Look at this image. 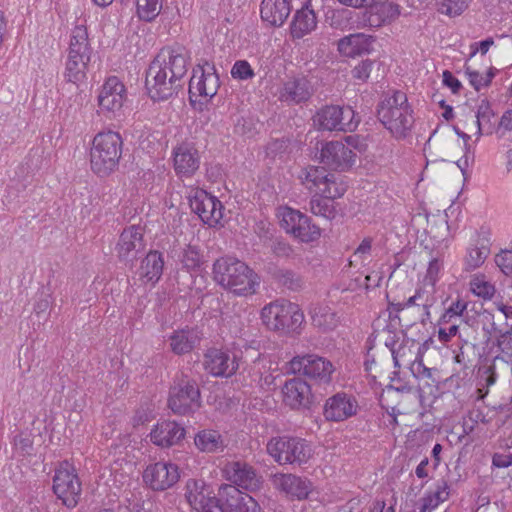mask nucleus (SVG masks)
<instances>
[{
	"label": "nucleus",
	"instance_id": "obj_1",
	"mask_svg": "<svg viewBox=\"0 0 512 512\" xmlns=\"http://www.w3.org/2000/svg\"><path fill=\"white\" fill-rule=\"evenodd\" d=\"M188 56L180 45L165 47L146 70L145 88L154 102L165 101L182 89Z\"/></svg>",
	"mask_w": 512,
	"mask_h": 512
},
{
	"label": "nucleus",
	"instance_id": "obj_2",
	"mask_svg": "<svg viewBox=\"0 0 512 512\" xmlns=\"http://www.w3.org/2000/svg\"><path fill=\"white\" fill-rule=\"evenodd\" d=\"M377 118L394 138L407 137L414 124L407 95L400 90L386 94L377 105Z\"/></svg>",
	"mask_w": 512,
	"mask_h": 512
},
{
	"label": "nucleus",
	"instance_id": "obj_3",
	"mask_svg": "<svg viewBox=\"0 0 512 512\" xmlns=\"http://www.w3.org/2000/svg\"><path fill=\"white\" fill-rule=\"evenodd\" d=\"M212 278L216 284L237 296L252 295L255 292L254 271L243 261L223 256L212 266Z\"/></svg>",
	"mask_w": 512,
	"mask_h": 512
},
{
	"label": "nucleus",
	"instance_id": "obj_4",
	"mask_svg": "<svg viewBox=\"0 0 512 512\" xmlns=\"http://www.w3.org/2000/svg\"><path fill=\"white\" fill-rule=\"evenodd\" d=\"M122 146L123 139L118 132L98 133L90 149L91 170L99 177L112 174L118 168Z\"/></svg>",
	"mask_w": 512,
	"mask_h": 512
},
{
	"label": "nucleus",
	"instance_id": "obj_5",
	"mask_svg": "<svg viewBox=\"0 0 512 512\" xmlns=\"http://www.w3.org/2000/svg\"><path fill=\"white\" fill-rule=\"evenodd\" d=\"M91 54L92 47L89 43L87 28L84 25L75 26L70 37L63 73L66 82L78 84L86 78Z\"/></svg>",
	"mask_w": 512,
	"mask_h": 512
},
{
	"label": "nucleus",
	"instance_id": "obj_6",
	"mask_svg": "<svg viewBox=\"0 0 512 512\" xmlns=\"http://www.w3.org/2000/svg\"><path fill=\"white\" fill-rule=\"evenodd\" d=\"M261 320L271 331L298 334L304 324V314L297 304L277 300L262 308Z\"/></svg>",
	"mask_w": 512,
	"mask_h": 512
},
{
	"label": "nucleus",
	"instance_id": "obj_7",
	"mask_svg": "<svg viewBox=\"0 0 512 512\" xmlns=\"http://www.w3.org/2000/svg\"><path fill=\"white\" fill-rule=\"evenodd\" d=\"M358 143L359 137L353 135L345 137V142H319L320 148L317 147L316 159L324 167L340 172L347 171L356 161V153L352 148H357Z\"/></svg>",
	"mask_w": 512,
	"mask_h": 512
},
{
	"label": "nucleus",
	"instance_id": "obj_8",
	"mask_svg": "<svg viewBox=\"0 0 512 512\" xmlns=\"http://www.w3.org/2000/svg\"><path fill=\"white\" fill-rule=\"evenodd\" d=\"M168 408L180 416H190L202 406L201 391L197 381L182 375L169 389Z\"/></svg>",
	"mask_w": 512,
	"mask_h": 512
},
{
	"label": "nucleus",
	"instance_id": "obj_9",
	"mask_svg": "<svg viewBox=\"0 0 512 512\" xmlns=\"http://www.w3.org/2000/svg\"><path fill=\"white\" fill-rule=\"evenodd\" d=\"M314 126L319 131L352 132L356 130L361 119L350 106L325 105L318 109L313 118Z\"/></svg>",
	"mask_w": 512,
	"mask_h": 512
},
{
	"label": "nucleus",
	"instance_id": "obj_10",
	"mask_svg": "<svg viewBox=\"0 0 512 512\" xmlns=\"http://www.w3.org/2000/svg\"><path fill=\"white\" fill-rule=\"evenodd\" d=\"M267 452L279 464H297L301 466L313 456L311 445L298 437L272 438L267 443Z\"/></svg>",
	"mask_w": 512,
	"mask_h": 512
},
{
	"label": "nucleus",
	"instance_id": "obj_11",
	"mask_svg": "<svg viewBox=\"0 0 512 512\" xmlns=\"http://www.w3.org/2000/svg\"><path fill=\"white\" fill-rule=\"evenodd\" d=\"M388 308L393 309L394 312L398 313L406 308L416 307L418 310L417 320L425 325L431 320L430 309L436 303V296L434 287L422 286L416 289L415 293L409 296L407 299L404 297L402 300L398 295H395V291L391 289L387 292Z\"/></svg>",
	"mask_w": 512,
	"mask_h": 512
},
{
	"label": "nucleus",
	"instance_id": "obj_12",
	"mask_svg": "<svg viewBox=\"0 0 512 512\" xmlns=\"http://www.w3.org/2000/svg\"><path fill=\"white\" fill-rule=\"evenodd\" d=\"M52 489L66 508L73 509L78 505L82 492L81 482L74 466L68 461L61 462L56 469Z\"/></svg>",
	"mask_w": 512,
	"mask_h": 512
},
{
	"label": "nucleus",
	"instance_id": "obj_13",
	"mask_svg": "<svg viewBox=\"0 0 512 512\" xmlns=\"http://www.w3.org/2000/svg\"><path fill=\"white\" fill-rule=\"evenodd\" d=\"M277 216L281 227L286 233L304 243H310L320 238V228L311 222V219L299 210L288 206L279 207Z\"/></svg>",
	"mask_w": 512,
	"mask_h": 512
},
{
	"label": "nucleus",
	"instance_id": "obj_14",
	"mask_svg": "<svg viewBox=\"0 0 512 512\" xmlns=\"http://www.w3.org/2000/svg\"><path fill=\"white\" fill-rule=\"evenodd\" d=\"M213 503L208 512H256V499L232 484H222Z\"/></svg>",
	"mask_w": 512,
	"mask_h": 512
},
{
	"label": "nucleus",
	"instance_id": "obj_15",
	"mask_svg": "<svg viewBox=\"0 0 512 512\" xmlns=\"http://www.w3.org/2000/svg\"><path fill=\"white\" fill-rule=\"evenodd\" d=\"M334 371L332 363L318 355L296 356L288 363V372L299 374L320 384H328Z\"/></svg>",
	"mask_w": 512,
	"mask_h": 512
},
{
	"label": "nucleus",
	"instance_id": "obj_16",
	"mask_svg": "<svg viewBox=\"0 0 512 512\" xmlns=\"http://www.w3.org/2000/svg\"><path fill=\"white\" fill-rule=\"evenodd\" d=\"M189 206L204 224L215 227L221 220L223 205L221 201L204 189L193 190L188 196Z\"/></svg>",
	"mask_w": 512,
	"mask_h": 512
},
{
	"label": "nucleus",
	"instance_id": "obj_17",
	"mask_svg": "<svg viewBox=\"0 0 512 512\" xmlns=\"http://www.w3.org/2000/svg\"><path fill=\"white\" fill-rule=\"evenodd\" d=\"M142 477L144 483L153 491H165L179 481L180 469L177 464L159 461L148 465Z\"/></svg>",
	"mask_w": 512,
	"mask_h": 512
},
{
	"label": "nucleus",
	"instance_id": "obj_18",
	"mask_svg": "<svg viewBox=\"0 0 512 512\" xmlns=\"http://www.w3.org/2000/svg\"><path fill=\"white\" fill-rule=\"evenodd\" d=\"M316 89L312 81L305 75H295L287 78L279 90V100L288 105L307 103Z\"/></svg>",
	"mask_w": 512,
	"mask_h": 512
},
{
	"label": "nucleus",
	"instance_id": "obj_19",
	"mask_svg": "<svg viewBox=\"0 0 512 512\" xmlns=\"http://www.w3.org/2000/svg\"><path fill=\"white\" fill-rule=\"evenodd\" d=\"M125 99L126 88L116 76L107 78L97 97L100 111L107 117L120 111Z\"/></svg>",
	"mask_w": 512,
	"mask_h": 512
},
{
	"label": "nucleus",
	"instance_id": "obj_20",
	"mask_svg": "<svg viewBox=\"0 0 512 512\" xmlns=\"http://www.w3.org/2000/svg\"><path fill=\"white\" fill-rule=\"evenodd\" d=\"M205 65L208 66V70L200 64L193 69V75L189 81V99L191 102L194 101L193 97H213L217 93L219 77L215 66L208 62H205Z\"/></svg>",
	"mask_w": 512,
	"mask_h": 512
},
{
	"label": "nucleus",
	"instance_id": "obj_21",
	"mask_svg": "<svg viewBox=\"0 0 512 512\" xmlns=\"http://www.w3.org/2000/svg\"><path fill=\"white\" fill-rule=\"evenodd\" d=\"M358 409L359 405L354 396L339 392L326 400L323 415L328 421L341 422L355 416Z\"/></svg>",
	"mask_w": 512,
	"mask_h": 512
},
{
	"label": "nucleus",
	"instance_id": "obj_22",
	"mask_svg": "<svg viewBox=\"0 0 512 512\" xmlns=\"http://www.w3.org/2000/svg\"><path fill=\"white\" fill-rule=\"evenodd\" d=\"M204 368L214 377H231L238 369L235 357L230 358L228 351L218 348H209L204 353Z\"/></svg>",
	"mask_w": 512,
	"mask_h": 512
},
{
	"label": "nucleus",
	"instance_id": "obj_23",
	"mask_svg": "<svg viewBox=\"0 0 512 512\" xmlns=\"http://www.w3.org/2000/svg\"><path fill=\"white\" fill-rule=\"evenodd\" d=\"M186 430L178 422L162 420L157 422L151 430L150 441L161 448H169L179 444L185 437Z\"/></svg>",
	"mask_w": 512,
	"mask_h": 512
},
{
	"label": "nucleus",
	"instance_id": "obj_24",
	"mask_svg": "<svg viewBox=\"0 0 512 512\" xmlns=\"http://www.w3.org/2000/svg\"><path fill=\"white\" fill-rule=\"evenodd\" d=\"M185 499L192 509L197 512H208L213 508V496L210 487L202 479L190 478L184 487Z\"/></svg>",
	"mask_w": 512,
	"mask_h": 512
},
{
	"label": "nucleus",
	"instance_id": "obj_25",
	"mask_svg": "<svg viewBox=\"0 0 512 512\" xmlns=\"http://www.w3.org/2000/svg\"><path fill=\"white\" fill-rule=\"evenodd\" d=\"M282 392L285 404L292 409L308 408L312 403L311 387L301 378L286 381Z\"/></svg>",
	"mask_w": 512,
	"mask_h": 512
},
{
	"label": "nucleus",
	"instance_id": "obj_26",
	"mask_svg": "<svg viewBox=\"0 0 512 512\" xmlns=\"http://www.w3.org/2000/svg\"><path fill=\"white\" fill-rule=\"evenodd\" d=\"M142 229L139 226L131 225L125 228L116 244L115 250L120 261L133 260L135 254L144 248Z\"/></svg>",
	"mask_w": 512,
	"mask_h": 512
},
{
	"label": "nucleus",
	"instance_id": "obj_27",
	"mask_svg": "<svg viewBox=\"0 0 512 512\" xmlns=\"http://www.w3.org/2000/svg\"><path fill=\"white\" fill-rule=\"evenodd\" d=\"M200 165L198 151L188 145H180L173 150V166L177 176L189 178Z\"/></svg>",
	"mask_w": 512,
	"mask_h": 512
},
{
	"label": "nucleus",
	"instance_id": "obj_28",
	"mask_svg": "<svg viewBox=\"0 0 512 512\" xmlns=\"http://www.w3.org/2000/svg\"><path fill=\"white\" fill-rule=\"evenodd\" d=\"M234 133L246 139H252L256 135V107L250 96L246 102L244 99L241 100L235 115Z\"/></svg>",
	"mask_w": 512,
	"mask_h": 512
},
{
	"label": "nucleus",
	"instance_id": "obj_29",
	"mask_svg": "<svg viewBox=\"0 0 512 512\" xmlns=\"http://www.w3.org/2000/svg\"><path fill=\"white\" fill-rule=\"evenodd\" d=\"M370 27H381L389 24L400 15V6L389 1H376L366 12Z\"/></svg>",
	"mask_w": 512,
	"mask_h": 512
},
{
	"label": "nucleus",
	"instance_id": "obj_30",
	"mask_svg": "<svg viewBox=\"0 0 512 512\" xmlns=\"http://www.w3.org/2000/svg\"><path fill=\"white\" fill-rule=\"evenodd\" d=\"M290 10L287 0H262L260 15L264 23L271 27H279L289 16Z\"/></svg>",
	"mask_w": 512,
	"mask_h": 512
},
{
	"label": "nucleus",
	"instance_id": "obj_31",
	"mask_svg": "<svg viewBox=\"0 0 512 512\" xmlns=\"http://www.w3.org/2000/svg\"><path fill=\"white\" fill-rule=\"evenodd\" d=\"M170 347L174 354L184 355L190 353L201 341V332L198 328H186L174 331L170 337Z\"/></svg>",
	"mask_w": 512,
	"mask_h": 512
},
{
	"label": "nucleus",
	"instance_id": "obj_32",
	"mask_svg": "<svg viewBox=\"0 0 512 512\" xmlns=\"http://www.w3.org/2000/svg\"><path fill=\"white\" fill-rule=\"evenodd\" d=\"M195 447L202 453H221L227 447L221 433L215 429H202L194 436Z\"/></svg>",
	"mask_w": 512,
	"mask_h": 512
},
{
	"label": "nucleus",
	"instance_id": "obj_33",
	"mask_svg": "<svg viewBox=\"0 0 512 512\" xmlns=\"http://www.w3.org/2000/svg\"><path fill=\"white\" fill-rule=\"evenodd\" d=\"M279 487L287 495L298 500L307 499L313 490L311 481L294 474H284L279 478Z\"/></svg>",
	"mask_w": 512,
	"mask_h": 512
},
{
	"label": "nucleus",
	"instance_id": "obj_34",
	"mask_svg": "<svg viewBox=\"0 0 512 512\" xmlns=\"http://www.w3.org/2000/svg\"><path fill=\"white\" fill-rule=\"evenodd\" d=\"M163 269V253L158 250H150L141 261L140 276L147 282L155 284L160 280Z\"/></svg>",
	"mask_w": 512,
	"mask_h": 512
},
{
	"label": "nucleus",
	"instance_id": "obj_35",
	"mask_svg": "<svg viewBox=\"0 0 512 512\" xmlns=\"http://www.w3.org/2000/svg\"><path fill=\"white\" fill-rule=\"evenodd\" d=\"M317 26V18L310 3L307 2L300 10H297L291 23V33L295 38H302L313 31Z\"/></svg>",
	"mask_w": 512,
	"mask_h": 512
},
{
	"label": "nucleus",
	"instance_id": "obj_36",
	"mask_svg": "<svg viewBox=\"0 0 512 512\" xmlns=\"http://www.w3.org/2000/svg\"><path fill=\"white\" fill-rule=\"evenodd\" d=\"M372 42L370 36L362 33L351 34L339 40L338 50L348 57L360 56L371 50Z\"/></svg>",
	"mask_w": 512,
	"mask_h": 512
},
{
	"label": "nucleus",
	"instance_id": "obj_37",
	"mask_svg": "<svg viewBox=\"0 0 512 512\" xmlns=\"http://www.w3.org/2000/svg\"><path fill=\"white\" fill-rule=\"evenodd\" d=\"M231 472L230 479L234 482V486L247 493L256 491V472L251 466L245 462L236 461L231 464Z\"/></svg>",
	"mask_w": 512,
	"mask_h": 512
},
{
	"label": "nucleus",
	"instance_id": "obj_38",
	"mask_svg": "<svg viewBox=\"0 0 512 512\" xmlns=\"http://www.w3.org/2000/svg\"><path fill=\"white\" fill-rule=\"evenodd\" d=\"M183 268L188 272L200 273L205 269L206 259L198 245H186L180 255Z\"/></svg>",
	"mask_w": 512,
	"mask_h": 512
},
{
	"label": "nucleus",
	"instance_id": "obj_39",
	"mask_svg": "<svg viewBox=\"0 0 512 512\" xmlns=\"http://www.w3.org/2000/svg\"><path fill=\"white\" fill-rule=\"evenodd\" d=\"M449 497V486L447 482L442 481L437 486L436 491L425 494L420 499L419 512H433L440 503L447 500Z\"/></svg>",
	"mask_w": 512,
	"mask_h": 512
},
{
	"label": "nucleus",
	"instance_id": "obj_40",
	"mask_svg": "<svg viewBox=\"0 0 512 512\" xmlns=\"http://www.w3.org/2000/svg\"><path fill=\"white\" fill-rule=\"evenodd\" d=\"M312 323L323 331L335 329L339 323V317L328 306H317L312 312Z\"/></svg>",
	"mask_w": 512,
	"mask_h": 512
},
{
	"label": "nucleus",
	"instance_id": "obj_41",
	"mask_svg": "<svg viewBox=\"0 0 512 512\" xmlns=\"http://www.w3.org/2000/svg\"><path fill=\"white\" fill-rule=\"evenodd\" d=\"M329 174L330 173L326 171L324 166H310L306 169L303 184L310 191H314L315 194H319L325 182L328 181Z\"/></svg>",
	"mask_w": 512,
	"mask_h": 512
},
{
	"label": "nucleus",
	"instance_id": "obj_42",
	"mask_svg": "<svg viewBox=\"0 0 512 512\" xmlns=\"http://www.w3.org/2000/svg\"><path fill=\"white\" fill-rule=\"evenodd\" d=\"M413 394H414L413 388L407 384H403V385H400L397 387H395L393 385H387L380 396V403L387 410L388 409L393 410V414H394L395 410H396V406L391 405V400L395 396L404 397L406 399Z\"/></svg>",
	"mask_w": 512,
	"mask_h": 512
},
{
	"label": "nucleus",
	"instance_id": "obj_43",
	"mask_svg": "<svg viewBox=\"0 0 512 512\" xmlns=\"http://www.w3.org/2000/svg\"><path fill=\"white\" fill-rule=\"evenodd\" d=\"M162 9V0H136V11L140 20L152 22Z\"/></svg>",
	"mask_w": 512,
	"mask_h": 512
},
{
	"label": "nucleus",
	"instance_id": "obj_44",
	"mask_svg": "<svg viewBox=\"0 0 512 512\" xmlns=\"http://www.w3.org/2000/svg\"><path fill=\"white\" fill-rule=\"evenodd\" d=\"M346 190L347 185L339 177L330 173L328 181H326L324 186L321 188L319 195L333 200L344 195Z\"/></svg>",
	"mask_w": 512,
	"mask_h": 512
},
{
	"label": "nucleus",
	"instance_id": "obj_45",
	"mask_svg": "<svg viewBox=\"0 0 512 512\" xmlns=\"http://www.w3.org/2000/svg\"><path fill=\"white\" fill-rule=\"evenodd\" d=\"M471 291L478 297L484 300H490L493 298L496 289L495 286L486 280L482 274L475 275L470 281Z\"/></svg>",
	"mask_w": 512,
	"mask_h": 512
},
{
	"label": "nucleus",
	"instance_id": "obj_46",
	"mask_svg": "<svg viewBox=\"0 0 512 512\" xmlns=\"http://www.w3.org/2000/svg\"><path fill=\"white\" fill-rule=\"evenodd\" d=\"M470 0H436L438 11L450 17L462 14Z\"/></svg>",
	"mask_w": 512,
	"mask_h": 512
},
{
	"label": "nucleus",
	"instance_id": "obj_47",
	"mask_svg": "<svg viewBox=\"0 0 512 512\" xmlns=\"http://www.w3.org/2000/svg\"><path fill=\"white\" fill-rule=\"evenodd\" d=\"M494 116V113L490 107V104L487 100H482L480 105L478 106L477 112L475 115H472L471 118L477 127L476 134L480 137L483 134V126L486 124H490L491 118Z\"/></svg>",
	"mask_w": 512,
	"mask_h": 512
},
{
	"label": "nucleus",
	"instance_id": "obj_48",
	"mask_svg": "<svg viewBox=\"0 0 512 512\" xmlns=\"http://www.w3.org/2000/svg\"><path fill=\"white\" fill-rule=\"evenodd\" d=\"M351 19L352 11L345 8L333 10L331 15L327 17L329 25L341 31L350 28Z\"/></svg>",
	"mask_w": 512,
	"mask_h": 512
},
{
	"label": "nucleus",
	"instance_id": "obj_49",
	"mask_svg": "<svg viewBox=\"0 0 512 512\" xmlns=\"http://www.w3.org/2000/svg\"><path fill=\"white\" fill-rule=\"evenodd\" d=\"M278 282L292 291H299L304 287L303 278L294 271L281 270L277 273Z\"/></svg>",
	"mask_w": 512,
	"mask_h": 512
},
{
	"label": "nucleus",
	"instance_id": "obj_50",
	"mask_svg": "<svg viewBox=\"0 0 512 512\" xmlns=\"http://www.w3.org/2000/svg\"><path fill=\"white\" fill-rule=\"evenodd\" d=\"M488 255L489 249L485 246L469 248L465 258L466 269L474 270L480 267Z\"/></svg>",
	"mask_w": 512,
	"mask_h": 512
},
{
	"label": "nucleus",
	"instance_id": "obj_51",
	"mask_svg": "<svg viewBox=\"0 0 512 512\" xmlns=\"http://www.w3.org/2000/svg\"><path fill=\"white\" fill-rule=\"evenodd\" d=\"M331 201V199L315 194L310 200V210L315 215L329 217L333 210Z\"/></svg>",
	"mask_w": 512,
	"mask_h": 512
},
{
	"label": "nucleus",
	"instance_id": "obj_52",
	"mask_svg": "<svg viewBox=\"0 0 512 512\" xmlns=\"http://www.w3.org/2000/svg\"><path fill=\"white\" fill-rule=\"evenodd\" d=\"M255 75L253 68L246 60H237L231 69V76L238 80H247Z\"/></svg>",
	"mask_w": 512,
	"mask_h": 512
},
{
	"label": "nucleus",
	"instance_id": "obj_53",
	"mask_svg": "<svg viewBox=\"0 0 512 512\" xmlns=\"http://www.w3.org/2000/svg\"><path fill=\"white\" fill-rule=\"evenodd\" d=\"M14 446L22 456H30L33 454V439L29 433L21 432L14 437Z\"/></svg>",
	"mask_w": 512,
	"mask_h": 512
},
{
	"label": "nucleus",
	"instance_id": "obj_54",
	"mask_svg": "<svg viewBox=\"0 0 512 512\" xmlns=\"http://www.w3.org/2000/svg\"><path fill=\"white\" fill-rule=\"evenodd\" d=\"M495 263L507 276H512V251L503 250L495 257Z\"/></svg>",
	"mask_w": 512,
	"mask_h": 512
},
{
	"label": "nucleus",
	"instance_id": "obj_55",
	"mask_svg": "<svg viewBox=\"0 0 512 512\" xmlns=\"http://www.w3.org/2000/svg\"><path fill=\"white\" fill-rule=\"evenodd\" d=\"M374 65V62L371 60H364L357 66H355L352 70V75L354 78L366 81L370 75V72L372 70V66Z\"/></svg>",
	"mask_w": 512,
	"mask_h": 512
},
{
	"label": "nucleus",
	"instance_id": "obj_56",
	"mask_svg": "<svg viewBox=\"0 0 512 512\" xmlns=\"http://www.w3.org/2000/svg\"><path fill=\"white\" fill-rule=\"evenodd\" d=\"M371 248H372V239L371 238L363 239L362 242L360 243V245L357 247V249L353 253L352 258L354 259V261H361V262L365 261L371 253Z\"/></svg>",
	"mask_w": 512,
	"mask_h": 512
},
{
	"label": "nucleus",
	"instance_id": "obj_57",
	"mask_svg": "<svg viewBox=\"0 0 512 512\" xmlns=\"http://www.w3.org/2000/svg\"><path fill=\"white\" fill-rule=\"evenodd\" d=\"M466 308L467 303L463 300H457L453 302L451 306L446 310V313L443 315V320L445 322H449L452 317L461 316Z\"/></svg>",
	"mask_w": 512,
	"mask_h": 512
},
{
	"label": "nucleus",
	"instance_id": "obj_58",
	"mask_svg": "<svg viewBox=\"0 0 512 512\" xmlns=\"http://www.w3.org/2000/svg\"><path fill=\"white\" fill-rule=\"evenodd\" d=\"M410 370L416 378H419V379H424V378L431 379L432 378L433 370L430 368H427L423 364L421 359L415 360L411 364Z\"/></svg>",
	"mask_w": 512,
	"mask_h": 512
},
{
	"label": "nucleus",
	"instance_id": "obj_59",
	"mask_svg": "<svg viewBox=\"0 0 512 512\" xmlns=\"http://www.w3.org/2000/svg\"><path fill=\"white\" fill-rule=\"evenodd\" d=\"M442 267V262L437 258H434L429 262L427 278L431 281V286H434Z\"/></svg>",
	"mask_w": 512,
	"mask_h": 512
},
{
	"label": "nucleus",
	"instance_id": "obj_60",
	"mask_svg": "<svg viewBox=\"0 0 512 512\" xmlns=\"http://www.w3.org/2000/svg\"><path fill=\"white\" fill-rule=\"evenodd\" d=\"M443 83L449 87L454 94H457L462 88L461 82L448 70L443 72Z\"/></svg>",
	"mask_w": 512,
	"mask_h": 512
},
{
	"label": "nucleus",
	"instance_id": "obj_61",
	"mask_svg": "<svg viewBox=\"0 0 512 512\" xmlns=\"http://www.w3.org/2000/svg\"><path fill=\"white\" fill-rule=\"evenodd\" d=\"M466 74L468 75L470 84L474 87L476 91H479L481 87L484 86V76H482L478 71L471 70L470 67H466Z\"/></svg>",
	"mask_w": 512,
	"mask_h": 512
},
{
	"label": "nucleus",
	"instance_id": "obj_62",
	"mask_svg": "<svg viewBox=\"0 0 512 512\" xmlns=\"http://www.w3.org/2000/svg\"><path fill=\"white\" fill-rule=\"evenodd\" d=\"M492 466L496 468H508L512 466V453L508 455L495 453L492 456Z\"/></svg>",
	"mask_w": 512,
	"mask_h": 512
},
{
	"label": "nucleus",
	"instance_id": "obj_63",
	"mask_svg": "<svg viewBox=\"0 0 512 512\" xmlns=\"http://www.w3.org/2000/svg\"><path fill=\"white\" fill-rule=\"evenodd\" d=\"M271 249L273 253L279 257H288L292 253L291 246L284 241L273 242Z\"/></svg>",
	"mask_w": 512,
	"mask_h": 512
},
{
	"label": "nucleus",
	"instance_id": "obj_64",
	"mask_svg": "<svg viewBox=\"0 0 512 512\" xmlns=\"http://www.w3.org/2000/svg\"><path fill=\"white\" fill-rule=\"evenodd\" d=\"M510 131L512 130V110H507L500 118L498 130Z\"/></svg>",
	"mask_w": 512,
	"mask_h": 512
}]
</instances>
